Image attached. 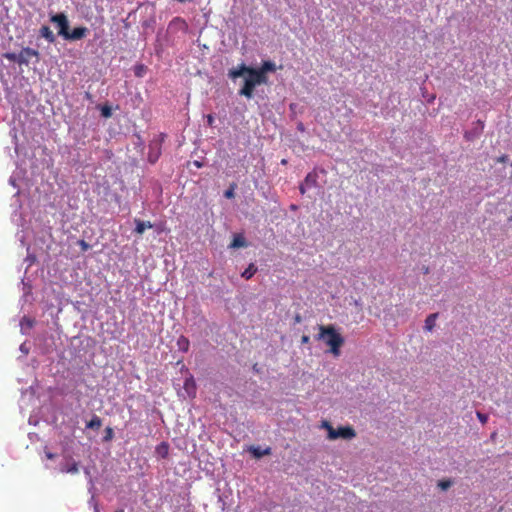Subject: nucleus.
I'll return each instance as SVG.
<instances>
[{
	"label": "nucleus",
	"mask_w": 512,
	"mask_h": 512,
	"mask_svg": "<svg viewBox=\"0 0 512 512\" xmlns=\"http://www.w3.org/2000/svg\"><path fill=\"white\" fill-rule=\"evenodd\" d=\"M319 334L316 336L317 340H324L330 347V351L334 356L340 355V348L344 344V338L336 331L333 325L319 326Z\"/></svg>",
	"instance_id": "1"
},
{
	"label": "nucleus",
	"mask_w": 512,
	"mask_h": 512,
	"mask_svg": "<svg viewBox=\"0 0 512 512\" xmlns=\"http://www.w3.org/2000/svg\"><path fill=\"white\" fill-rule=\"evenodd\" d=\"M256 76H254V68L244 77L243 86L238 91L240 96H244L247 99H251L254 96V89L259 86L257 84Z\"/></svg>",
	"instance_id": "2"
},
{
	"label": "nucleus",
	"mask_w": 512,
	"mask_h": 512,
	"mask_svg": "<svg viewBox=\"0 0 512 512\" xmlns=\"http://www.w3.org/2000/svg\"><path fill=\"white\" fill-rule=\"evenodd\" d=\"M164 137H165L164 134H159V135L155 136L149 143L148 161L151 164L156 163L161 155V148H162V143L164 141Z\"/></svg>",
	"instance_id": "3"
},
{
	"label": "nucleus",
	"mask_w": 512,
	"mask_h": 512,
	"mask_svg": "<svg viewBox=\"0 0 512 512\" xmlns=\"http://www.w3.org/2000/svg\"><path fill=\"white\" fill-rule=\"evenodd\" d=\"M326 426L328 427V437L332 440L337 438L352 439L356 435L354 429L350 426L339 427L336 430L329 426L327 423Z\"/></svg>",
	"instance_id": "4"
},
{
	"label": "nucleus",
	"mask_w": 512,
	"mask_h": 512,
	"mask_svg": "<svg viewBox=\"0 0 512 512\" xmlns=\"http://www.w3.org/2000/svg\"><path fill=\"white\" fill-rule=\"evenodd\" d=\"M50 21L57 25L58 34L65 38L69 31V21L64 13H56L50 16Z\"/></svg>",
	"instance_id": "5"
},
{
	"label": "nucleus",
	"mask_w": 512,
	"mask_h": 512,
	"mask_svg": "<svg viewBox=\"0 0 512 512\" xmlns=\"http://www.w3.org/2000/svg\"><path fill=\"white\" fill-rule=\"evenodd\" d=\"M32 58H35V63H38L40 58L39 51L30 47L22 48L19 52V65L28 66Z\"/></svg>",
	"instance_id": "6"
},
{
	"label": "nucleus",
	"mask_w": 512,
	"mask_h": 512,
	"mask_svg": "<svg viewBox=\"0 0 512 512\" xmlns=\"http://www.w3.org/2000/svg\"><path fill=\"white\" fill-rule=\"evenodd\" d=\"M253 67L247 66L245 63L239 64L237 67L229 69L228 78L235 81L237 78L245 77Z\"/></svg>",
	"instance_id": "7"
},
{
	"label": "nucleus",
	"mask_w": 512,
	"mask_h": 512,
	"mask_svg": "<svg viewBox=\"0 0 512 512\" xmlns=\"http://www.w3.org/2000/svg\"><path fill=\"white\" fill-rule=\"evenodd\" d=\"M89 33V30L87 27L80 26L74 28L71 32L68 31V33L65 36V40L69 41H77L85 38Z\"/></svg>",
	"instance_id": "8"
},
{
	"label": "nucleus",
	"mask_w": 512,
	"mask_h": 512,
	"mask_svg": "<svg viewBox=\"0 0 512 512\" xmlns=\"http://www.w3.org/2000/svg\"><path fill=\"white\" fill-rule=\"evenodd\" d=\"M483 129H484V122L482 120H477L473 124V128L470 129L469 131L465 132L464 137L467 140L472 141L481 135V133L483 132Z\"/></svg>",
	"instance_id": "9"
},
{
	"label": "nucleus",
	"mask_w": 512,
	"mask_h": 512,
	"mask_svg": "<svg viewBox=\"0 0 512 512\" xmlns=\"http://www.w3.org/2000/svg\"><path fill=\"white\" fill-rule=\"evenodd\" d=\"M183 389L185 390L186 394L189 397H195L196 396V382L194 380V377L192 375L188 376L184 380Z\"/></svg>",
	"instance_id": "10"
},
{
	"label": "nucleus",
	"mask_w": 512,
	"mask_h": 512,
	"mask_svg": "<svg viewBox=\"0 0 512 512\" xmlns=\"http://www.w3.org/2000/svg\"><path fill=\"white\" fill-rule=\"evenodd\" d=\"M248 452L251 453V455L255 459H260L265 455H270L271 448L270 447L262 448L261 446H250L248 448Z\"/></svg>",
	"instance_id": "11"
},
{
	"label": "nucleus",
	"mask_w": 512,
	"mask_h": 512,
	"mask_svg": "<svg viewBox=\"0 0 512 512\" xmlns=\"http://www.w3.org/2000/svg\"><path fill=\"white\" fill-rule=\"evenodd\" d=\"M134 223V232L138 235H142L146 229H151L155 227V225L152 224L150 221H143L137 218L134 219Z\"/></svg>",
	"instance_id": "12"
},
{
	"label": "nucleus",
	"mask_w": 512,
	"mask_h": 512,
	"mask_svg": "<svg viewBox=\"0 0 512 512\" xmlns=\"http://www.w3.org/2000/svg\"><path fill=\"white\" fill-rule=\"evenodd\" d=\"M18 196H19V191L14 194L13 198H16L15 200V205H16V208L15 210L13 211L12 213V220L18 225V226H23V221H24V218L22 217L21 213H18V210L21 208V204L18 203Z\"/></svg>",
	"instance_id": "13"
},
{
	"label": "nucleus",
	"mask_w": 512,
	"mask_h": 512,
	"mask_svg": "<svg viewBox=\"0 0 512 512\" xmlns=\"http://www.w3.org/2000/svg\"><path fill=\"white\" fill-rule=\"evenodd\" d=\"M247 246H248V243H247L245 237L243 236V234H234L233 240L230 243L229 248L237 249V248H242V247H247Z\"/></svg>",
	"instance_id": "14"
},
{
	"label": "nucleus",
	"mask_w": 512,
	"mask_h": 512,
	"mask_svg": "<svg viewBox=\"0 0 512 512\" xmlns=\"http://www.w3.org/2000/svg\"><path fill=\"white\" fill-rule=\"evenodd\" d=\"M39 35L43 37L48 43L52 44L56 41V37L53 34L52 30L46 26L43 25L39 30Z\"/></svg>",
	"instance_id": "15"
},
{
	"label": "nucleus",
	"mask_w": 512,
	"mask_h": 512,
	"mask_svg": "<svg viewBox=\"0 0 512 512\" xmlns=\"http://www.w3.org/2000/svg\"><path fill=\"white\" fill-rule=\"evenodd\" d=\"M59 470L62 473L77 474L79 472V466H78V463L75 461H73L71 464L62 463L60 465Z\"/></svg>",
	"instance_id": "16"
},
{
	"label": "nucleus",
	"mask_w": 512,
	"mask_h": 512,
	"mask_svg": "<svg viewBox=\"0 0 512 512\" xmlns=\"http://www.w3.org/2000/svg\"><path fill=\"white\" fill-rule=\"evenodd\" d=\"M169 28H176L185 32L188 29V25L183 18L175 17L169 23Z\"/></svg>",
	"instance_id": "17"
},
{
	"label": "nucleus",
	"mask_w": 512,
	"mask_h": 512,
	"mask_svg": "<svg viewBox=\"0 0 512 512\" xmlns=\"http://www.w3.org/2000/svg\"><path fill=\"white\" fill-rule=\"evenodd\" d=\"M155 453L158 457L165 459L169 454V444L165 441L156 446Z\"/></svg>",
	"instance_id": "18"
},
{
	"label": "nucleus",
	"mask_w": 512,
	"mask_h": 512,
	"mask_svg": "<svg viewBox=\"0 0 512 512\" xmlns=\"http://www.w3.org/2000/svg\"><path fill=\"white\" fill-rule=\"evenodd\" d=\"M303 183H305L308 188H314L318 185V175L316 172H309L306 177L303 180Z\"/></svg>",
	"instance_id": "19"
},
{
	"label": "nucleus",
	"mask_w": 512,
	"mask_h": 512,
	"mask_svg": "<svg viewBox=\"0 0 512 512\" xmlns=\"http://www.w3.org/2000/svg\"><path fill=\"white\" fill-rule=\"evenodd\" d=\"M176 346L179 351L186 353L189 350L190 341L187 337L182 335L177 339Z\"/></svg>",
	"instance_id": "20"
},
{
	"label": "nucleus",
	"mask_w": 512,
	"mask_h": 512,
	"mask_svg": "<svg viewBox=\"0 0 512 512\" xmlns=\"http://www.w3.org/2000/svg\"><path fill=\"white\" fill-rule=\"evenodd\" d=\"M34 325V320L24 316L20 321L21 333L27 334V330H30Z\"/></svg>",
	"instance_id": "21"
},
{
	"label": "nucleus",
	"mask_w": 512,
	"mask_h": 512,
	"mask_svg": "<svg viewBox=\"0 0 512 512\" xmlns=\"http://www.w3.org/2000/svg\"><path fill=\"white\" fill-rule=\"evenodd\" d=\"M102 425V420L99 416L93 415L89 422L86 423L87 429L98 430Z\"/></svg>",
	"instance_id": "22"
},
{
	"label": "nucleus",
	"mask_w": 512,
	"mask_h": 512,
	"mask_svg": "<svg viewBox=\"0 0 512 512\" xmlns=\"http://www.w3.org/2000/svg\"><path fill=\"white\" fill-rule=\"evenodd\" d=\"M257 270H258V268L255 266V264L250 263L248 265V267L241 273V277L246 280H249L255 275Z\"/></svg>",
	"instance_id": "23"
},
{
	"label": "nucleus",
	"mask_w": 512,
	"mask_h": 512,
	"mask_svg": "<svg viewBox=\"0 0 512 512\" xmlns=\"http://www.w3.org/2000/svg\"><path fill=\"white\" fill-rule=\"evenodd\" d=\"M438 317V314L437 313H433V314H430L426 320H425V326H424V329L426 331H429L431 332L434 327H435V324H436V319Z\"/></svg>",
	"instance_id": "24"
},
{
	"label": "nucleus",
	"mask_w": 512,
	"mask_h": 512,
	"mask_svg": "<svg viewBox=\"0 0 512 512\" xmlns=\"http://www.w3.org/2000/svg\"><path fill=\"white\" fill-rule=\"evenodd\" d=\"M260 69L261 71L265 72V73H273L276 71L277 67H276V64L271 61V60H266V61H263L261 66L258 68Z\"/></svg>",
	"instance_id": "25"
},
{
	"label": "nucleus",
	"mask_w": 512,
	"mask_h": 512,
	"mask_svg": "<svg viewBox=\"0 0 512 512\" xmlns=\"http://www.w3.org/2000/svg\"><path fill=\"white\" fill-rule=\"evenodd\" d=\"M254 76H256V78H257L256 80H257L258 85L268 83L267 73L261 71L260 69L254 68Z\"/></svg>",
	"instance_id": "26"
},
{
	"label": "nucleus",
	"mask_w": 512,
	"mask_h": 512,
	"mask_svg": "<svg viewBox=\"0 0 512 512\" xmlns=\"http://www.w3.org/2000/svg\"><path fill=\"white\" fill-rule=\"evenodd\" d=\"M97 109H99V110H100L101 116H102L103 118H106V119H107V118H110V117L112 116V108H111V106H110V105H108V104H103V105H102V104H99V105L97 106Z\"/></svg>",
	"instance_id": "27"
},
{
	"label": "nucleus",
	"mask_w": 512,
	"mask_h": 512,
	"mask_svg": "<svg viewBox=\"0 0 512 512\" xmlns=\"http://www.w3.org/2000/svg\"><path fill=\"white\" fill-rule=\"evenodd\" d=\"M237 188V185L235 183H232L229 188L224 192V197L227 199H232L235 196V189Z\"/></svg>",
	"instance_id": "28"
},
{
	"label": "nucleus",
	"mask_w": 512,
	"mask_h": 512,
	"mask_svg": "<svg viewBox=\"0 0 512 512\" xmlns=\"http://www.w3.org/2000/svg\"><path fill=\"white\" fill-rule=\"evenodd\" d=\"M4 57L11 62L19 64V53L7 52L4 54Z\"/></svg>",
	"instance_id": "29"
},
{
	"label": "nucleus",
	"mask_w": 512,
	"mask_h": 512,
	"mask_svg": "<svg viewBox=\"0 0 512 512\" xmlns=\"http://www.w3.org/2000/svg\"><path fill=\"white\" fill-rule=\"evenodd\" d=\"M145 71H146V67L143 64L136 65L134 68V74L137 77H143Z\"/></svg>",
	"instance_id": "30"
},
{
	"label": "nucleus",
	"mask_w": 512,
	"mask_h": 512,
	"mask_svg": "<svg viewBox=\"0 0 512 512\" xmlns=\"http://www.w3.org/2000/svg\"><path fill=\"white\" fill-rule=\"evenodd\" d=\"M21 284L23 285L24 291L23 297H27L31 293L32 287L29 283L25 281L24 278L21 280Z\"/></svg>",
	"instance_id": "31"
},
{
	"label": "nucleus",
	"mask_w": 512,
	"mask_h": 512,
	"mask_svg": "<svg viewBox=\"0 0 512 512\" xmlns=\"http://www.w3.org/2000/svg\"><path fill=\"white\" fill-rule=\"evenodd\" d=\"M77 244H78V246H80V248L83 252H86L91 248V245L88 242H86L84 239L78 240Z\"/></svg>",
	"instance_id": "32"
},
{
	"label": "nucleus",
	"mask_w": 512,
	"mask_h": 512,
	"mask_svg": "<svg viewBox=\"0 0 512 512\" xmlns=\"http://www.w3.org/2000/svg\"><path fill=\"white\" fill-rule=\"evenodd\" d=\"M114 437V431L111 427L105 429L104 441H111Z\"/></svg>",
	"instance_id": "33"
},
{
	"label": "nucleus",
	"mask_w": 512,
	"mask_h": 512,
	"mask_svg": "<svg viewBox=\"0 0 512 512\" xmlns=\"http://www.w3.org/2000/svg\"><path fill=\"white\" fill-rule=\"evenodd\" d=\"M476 416L478 418V420L482 423V424H485L487 421H488V415L485 414V413H482L480 411H477L476 412Z\"/></svg>",
	"instance_id": "34"
},
{
	"label": "nucleus",
	"mask_w": 512,
	"mask_h": 512,
	"mask_svg": "<svg viewBox=\"0 0 512 512\" xmlns=\"http://www.w3.org/2000/svg\"><path fill=\"white\" fill-rule=\"evenodd\" d=\"M88 484H89V487H88V493L92 496H95V485H94V481H93V478L90 477V479L88 480Z\"/></svg>",
	"instance_id": "35"
},
{
	"label": "nucleus",
	"mask_w": 512,
	"mask_h": 512,
	"mask_svg": "<svg viewBox=\"0 0 512 512\" xmlns=\"http://www.w3.org/2000/svg\"><path fill=\"white\" fill-rule=\"evenodd\" d=\"M88 504H89V505H91V506H93V508H94V512H99V507H98V504H97V502H96V500H95V496H92V495H91V498H90V500L88 501Z\"/></svg>",
	"instance_id": "36"
},
{
	"label": "nucleus",
	"mask_w": 512,
	"mask_h": 512,
	"mask_svg": "<svg viewBox=\"0 0 512 512\" xmlns=\"http://www.w3.org/2000/svg\"><path fill=\"white\" fill-rule=\"evenodd\" d=\"M438 486L442 489V490H447L450 486H451V482L450 481H440L438 483Z\"/></svg>",
	"instance_id": "37"
},
{
	"label": "nucleus",
	"mask_w": 512,
	"mask_h": 512,
	"mask_svg": "<svg viewBox=\"0 0 512 512\" xmlns=\"http://www.w3.org/2000/svg\"><path fill=\"white\" fill-rule=\"evenodd\" d=\"M19 350L24 354L27 355L29 353V348L26 345V343H22L19 347Z\"/></svg>",
	"instance_id": "38"
},
{
	"label": "nucleus",
	"mask_w": 512,
	"mask_h": 512,
	"mask_svg": "<svg viewBox=\"0 0 512 512\" xmlns=\"http://www.w3.org/2000/svg\"><path fill=\"white\" fill-rule=\"evenodd\" d=\"M310 188H308V186L305 185V183H301L299 185V191L302 195H304L306 193L307 190H309Z\"/></svg>",
	"instance_id": "39"
},
{
	"label": "nucleus",
	"mask_w": 512,
	"mask_h": 512,
	"mask_svg": "<svg viewBox=\"0 0 512 512\" xmlns=\"http://www.w3.org/2000/svg\"><path fill=\"white\" fill-rule=\"evenodd\" d=\"M45 456L47 457V459L52 460V459L56 458L57 455L55 453L50 452V451H45Z\"/></svg>",
	"instance_id": "40"
},
{
	"label": "nucleus",
	"mask_w": 512,
	"mask_h": 512,
	"mask_svg": "<svg viewBox=\"0 0 512 512\" xmlns=\"http://www.w3.org/2000/svg\"><path fill=\"white\" fill-rule=\"evenodd\" d=\"M310 342V337L308 335H303L301 337V344H308Z\"/></svg>",
	"instance_id": "41"
},
{
	"label": "nucleus",
	"mask_w": 512,
	"mask_h": 512,
	"mask_svg": "<svg viewBox=\"0 0 512 512\" xmlns=\"http://www.w3.org/2000/svg\"><path fill=\"white\" fill-rule=\"evenodd\" d=\"M297 130L300 132H305V126L302 122L297 123Z\"/></svg>",
	"instance_id": "42"
},
{
	"label": "nucleus",
	"mask_w": 512,
	"mask_h": 512,
	"mask_svg": "<svg viewBox=\"0 0 512 512\" xmlns=\"http://www.w3.org/2000/svg\"><path fill=\"white\" fill-rule=\"evenodd\" d=\"M213 122H214V117L211 114L207 115L208 125L212 126Z\"/></svg>",
	"instance_id": "43"
},
{
	"label": "nucleus",
	"mask_w": 512,
	"mask_h": 512,
	"mask_svg": "<svg viewBox=\"0 0 512 512\" xmlns=\"http://www.w3.org/2000/svg\"><path fill=\"white\" fill-rule=\"evenodd\" d=\"M301 321H302V317H301V315H300V314H296V315L294 316V323H295V324H297V323H301Z\"/></svg>",
	"instance_id": "44"
},
{
	"label": "nucleus",
	"mask_w": 512,
	"mask_h": 512,
	"mask_svg": "<svg viewBox=\"0 0 512 512\" xmlns=\"http://www.w3.org/2000/svg\"><path fill=\"white\" fill-rule=\"evenodd\" d=\"M9 183H10V185H12L13 187H16V181H15V179H14V177H13V176H11V177L9 178Z\"/></svg>",
	"instance_id": "45"
},
{
	"label": "nucleus",
	"mask_w": 512,
	"mask_h": 512,
	"mask_svg": "<svg viewBox=\"0 0 512 512\" xmlns=\"http://www.w3.org/2000/svg\"><path fill=\"white\" fill-rule=\"evenodd\" d=\"M26 261H29V264H31V263H33L35 261V257L31 256V255H28L27 258H26Z\"/></svg>",
	"instance_id": "46"
},
{
	"label": "nucleus",
	"mask_w": 512,
	"mask_h": 512,
	"mask_svg": "<svg viewBox=\"0 0 512 512\" xmlns=\"http://www.w3.org/2000/svg\"><path fill=\"white\" fill-rule=\"evenodd\" d=\"M85 99H87L89 101H92L93 100V96L89 92H85Z\"/></svg>",
	"instance_id": "47"
},
{
	"label": "nucleus",
	"mask_w": 512,
	"mask_h": 512,
	"mask_svg": "<svg viewBox=\"0 0 512 512\" xmlns=\"http://www.w3.org/2000/svg\"><path fill=\"white\" fill-rule=\"evenodd\" d=\"M84 472H85V474H86V476L88 477V480H89L90 477H92L91 474H90V471L87 468H85Z\"/></svg>",
	"instance_id": "48"
},
{
	"label": "nucleus",
	"mask_w": 512,
	"mask_h": 512,
	"mask_svg": "<svg viewBox=\"0 0 512 512\" xmlns=\"http://www.w3.org/2000/svg\"><path fill=\"white\" fill-rule=\"evenodd\" d=\"M507 159H508V157H507V156H501V157L499 158V161H500V162H505Z\"/></svg>",
	"instance_id": "49"
},
{
	"label": "nucleus",
	"mask_w": 512,
	"mask_h": 512,
	"mask_svg": "<svg viewBox=\"0 0 512 512\" xmlns=\"http://www.w3.org/2000/svg\"><path fill=\"white\" fill-rule=\"evenodd\" d=\"M194 165L198 168L202 167V163L199 161H194Z\"/></svg>",
	"instance_id": "50"
},
{
	"label": "nucleus",
	"mask_w": 512,
	"mask_h": 512,
	"mask_svg": "<svg viewBox=\"0 0 512 512\" xmlns=\"http://www.w3.org/2000/svg\"><path fill=\"white\" fill-rule=\"evenodd\" d=\"M281 163H282V164H286V163H287V161H286L285 159H283V160L281 161Z\"/></svg>",
	"instance_id": "51"
},
{
	"label": "nucleus",
	"mask_w": 512,
	"mask_h": 512,
	"mask_svg": "<svg viewBox=\"0 0 512 512\" xmlns=\"http://www.w3.org/2000/svg\"><path fill=\"white\" fill-rule=\"evenodd\" d=\"M32 423H35V420L31 421V419H29V424H32Z\"/></svg>",
	"instance_id": "52"
},
{
	"label": "nucleus",
	"mask_w": 512,
	"mask_h": 512,
	"mask_svg": "<svg viewBox=\"0 0 512 512\" xmlns=\"http://www.w3.org/2000/svg\"><path fill=\"white\" fill-rule=\"evenodd\" d=\"M32 423H35V420L31 421V419H29V424H32Z\"/></svg>",
	"instance_id": "53"
},
{
	"label": "nucleus",
	"mask_w": 512,
	"mask_h": 512,
	"mask_svg": "<svg viewBox=\"0 0 512 512\" xmlns=\"http://www.w3.org/2000/svg\"><path fill=\"white\" fill-rule=\"evenodd\" d=\"M295 107V104H290V108L293 109Z\"/></svg>",
	"instance_id": "54"
},
{
	"label": "nucleus",
	"mask_w": 512,
	"mask_h": 512,
	"mask_svg": "<svg viewBox=\"0 0 512 512\" xmlns=\"http://www.w3.org/2000/svg\"><path fill=\"white\" fill-rule=\"evenodd\" d=\"M116 512H124V510H123V509H120V510H118V511H116Z\"/></svg>",
	"instance_id": "55"
}]
</instances>
